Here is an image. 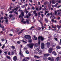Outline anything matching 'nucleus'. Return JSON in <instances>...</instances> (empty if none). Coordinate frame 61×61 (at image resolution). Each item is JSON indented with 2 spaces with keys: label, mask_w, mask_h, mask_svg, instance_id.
<instances>
[{
  "label": "nucleus",
  "mask_w": 61,
  "mask_h": 61,
  "mask_svg": "<svg viewBox=\"0 0 61 61\" xmlns=\"http://www.w3.org/2000/svg\"><path fill=\"white\" fill-rule=\"evenodd\" d=\"M2 50H0V54H2Z\"/></svg>",
  "instance_id": "obj_52"
},
{
  "label": "nucleus",
  "mask_w": 61,
  "mask_h": 61,
  "mask_svg": "<svg viewBox=\"0 0 61 61\" xmlns=\"http://www.w3.org/2000/svg\"><path fill=\"white\" fill-rule=\"evenodd\" d=\"M12 16H13V15L10 14L9 15V17L10 18H11V17H12Z\"/></svg>",
  "instance_id": "obj_32"
},
{
  "label": "nucleus",
  "mask_w": 61,
  "mask_h": 61,
  "mask_svg": "<svg viewBox=\"0 0 61 61\" xmlns=\"http://www.w3.org/2000/svg\"><path fill=\"white\" fill-rule=\"evenodd\" d=\"M46 44L47 46L48 47V48L50 46V43L49 42H47Z\"/></svg>",
  "instance_id": "obj_9"
},
{
  "label": "nucleus",
  "mask_w": 61,
  "mask_h": 61,
  "mask_svg": "<svg viewBox=\"0 0 61 61\" xmlns=\"http://www.w3.org/2000/svg\"><path fill=\"white\" fill-rule=\"evenodd\" d=\"M52 54H54V55H55V56H56V52L55 51H53L52 52Z\"/></svg>",
  "instance_id": "obj_20"
},
{
  "label": "nucleus",
  "mask_w": 61,
  "mask_h": 61,
  "mask_svg": "<svg viewBox=\"0 0 61 61\" xmlns=\"http://www.w3.org/2000/svg\"><path fill=\"white\" fill-rule=\"evenodd\" d=\"M51 21L52 22H53L54 21V19H52L51 20Z\"/></svg>",
  "instance_id": "obj_54"
},
{
  "label": "nucleus",
  "mask_w": 61,
  "mask_h": 61,
  "mask_svg": "<svg viewBox=\"0 0 61 61\" xmlns=\"http://www.w3.org/2000/svg\"><path fill=\"white\" fill-rule=\"evenodd\" d=\"M24 12L23 11H22L21 13V14L22 16H21V15H20L19 16V18H20L21 17V18H23V16H24Z\"/></svg>",
  "instance_id": "obj_3"
},
{
  "label": "nucleus",
  "mask_w": 61,
  "mask_h": 61,
  "mask_svg": "<svg viewBox=\"0 0 61 61\" xmlns=\"http://www.w3.org/2000/svg\"><path fill=\"white\" fill-rule=\"evenodd\" d=\"M1 40H2V42H3L5 40L4 39H1Z\"/></svg>",
  "instance_id": "obj_43"
},
{
  "label": "nucleus",
  "mask_w": 61,
  "mask_h": 61,
  "mask_svg": "<svg viewBox=\"0 0 61 61\" xmlns=\"http://www.w3.org/2000/svg\"><path fill=\"white\" fill-rule=\"evenodd\" d=\"M40 39L41 41H43L44 40V39L43 37H42V36H39L38 37V44L39 45H40V43H41V41H40Z\"/></svg>",
  "instance_id": "obj_1"
},
{
  "label": "nucleus",
  "mask_w": 61,
  "mask_h": 61,
  "mask_svg": "<svg viewBox=\"0 0 61 61\" xmlns=\"http://www.w3.org/2000/svg\"><path fill=\"white\" fill-rule=\"evenodd\" d=\"M28 11H27V10L26 11H25V13H26V14H27V13H28Z\"/></svg>",
  "instance_id": "obj_56"
},
{
  "label": "nucleus",
  "mask_w": 61,
  "mask_h": 61,
  "mask_svg": "<svg viewBox=\"0 0 61 61\" xmlns=\"http://www.w3.org/2000/svg\"><path fill=\"white\" fill-rule=\"evenodd\" d=\"M34 57L35 58H36L37 59H38L39 58L41 57H39L36 55H35L34 56Z\"/></svg>",
  "instance_id": "obj_13"
},
{
  "label": "nucleus",
  "mask_w": 61,
  "mask_h": 61,
  "mask_svg": "<svg viewBox=\"0 0 61 61\" xmlns=\"http://www.w3.org/2000/svg\"><path fill=\"white\" fill-rule=\"evenodd\" d=\"M25 52L27 54H29V51L28 50H26L25 51Z\"/></svg>",
  "instance_id": "obj_27"
},
{
  "label": "nucleus",
  "mask_w": 61,
  "mask_h": 61,
  "mask_svg": "<svg viewBox=\"0 0 61 61\" xmlns=\"http://www.w3.org/2000/svg\"><path fill=\"white\" fill-rule=\"evenodd\" d=\"M27 46H28L30 48H32L33 47V46H34V43L29 44L27 45Z\"/></svg>",
  "instance_id": "obj_2"
},
{
  "label": "nucleus",
  "mask_w": 61,
  "mask_h": 61,
  "mask_svg": "<svg viewBox=\"0 0 61 61\" xmlns=\"http://www.w3.org/2000/svg\"><path fill=\"white\" fill-rule=\"evenodd\" d=\"M50 55H49V54H45L44 55V56H50Z\"/></svg>",
  "instance_id": "obj_15"
},
{
  "label": "nucleus",
  "mask_w": 61,
  "mask_h": 61,
  "mask_svg": "<svg viewBox=\"0 0 61 61\" xmlns=\"http://www.w3.org/2000/svg\"><path fill=\"white\" fill-rule=\"evenodd\" d=\"M1 14L2 15H4V13L2 11L1 12Z\"/></svg>",
  "instance_id": "obj_61"
},
{
  "label": "nucleus",
  "mask_w": 61,
  "mask_h": 61,
  "mask_svg": "<svg viewBox=\"0 0 61 61\" xmlns=\"http://www.w3.org/2000/svg\"><path fill=\"white\" fill-rule=\"evenodd\" d=\"M41 28L40 27H38V28H36V29L37 30H41Z\"/></svg>",
  "instance_id": "obj_21"
},
{
  "label": "nucleus",
  "mask_w": 61,
  "mask_h": 61,
  "mask_svg": "<svg viewBox=\"0 0 61 61\" xmlns=\"http://www.w3.org/2000/svg\"><path fill=\"white\" fill-rule=\"evenodd\" d=\"M11 48L13 49H15V47L14 46H11Z\"/></svg>",
  "instance_id": "obj_26"
},
{
  "label": "nucleus",
  "mask_w": 61,
  "mask_h": 61,
  "mask_svg": "<svg viewBox=\"0 0 61 61\" xmlns=\"http://www.w3.org/2000/svg\"><path fill=\"white\" fill-rule=\"evenodd\" d=\"M33 13L34 14H35L36 13V10H34L33 11Z\"/></svg>",
  "instance_id": "obj_55"
},
{
  "label": "nucleus",
  "mask_w": 61,
  "mask_h": 61,
  "mask_svg": "<svg viewBox=\"0 0 61 61\" xmlns=\"http://www.w3.org/2000/svg\"><path fill=\"white\" fill-rule=\"evenodd\" d=\"M5 47V45H4L2 47V48L3 49H4V48Z\"/></svg>",
  "instance_id": "obj_49"
},
{
  "label": "nucleus",
  "mask_w": 61,
  "mask_h": 61,
  "mask_svg": "<svg viewBox=\"0 0 61 61\" xmlns=\"http://www.w3.org/2000/svg\"><path fill=\"white\" fill-rule=\"evenodd\" d=\"M14 13H15V14H16L17 15H18V13H17V12H16V11H15Z\"/></svg>",
  "instance_id": "obj_51"
},
{
  "label": "nucleus",
  "mask_w": 61,
  "mask_h": 61,
  "mask_svg": "<svg viewBox=\"0 0 61 61\" xmlns=\"http://www.w3.org/2000/svg\"><path fill=\"white\" fill-rule=\"evenodd\" d=\"M39 21L40 23V24H41V25H43V23L41 22V21L40 20H39Z\"/></svg>",
  "instance_id": "obj_30"
},
{
  "label": "nucleus",
  "mask_w": 61,
  "mask_h": 61,
  "mask_svg": "<svg viewBox=\"0 0 61 61\" xmlns=\"http://www.w3.org/2000/svg\"><path fill=\"white\" fill-rule=\"evenodd\" d=\"M24 50H27V48L25 47L24 48Z\"/></svg>",
  "instance_id": "obj_57"
},
{
  "label": "nucleus",
  "mask_w": 61,
  "mask_h": 61,
  "mask_svg": "<svg viewBox=\"0 0 61 61\" xmlns=\"http://www.w3.org/2000/svg\"><path fill=\"white\" fill-rule=\"evenodd\" d=\"M28 36V35H26L24 36V38H26V39H27V37Z\"/></svg>",
  "instance_id": "obj_24"
},
{
  "label": "nucleus",
  "mask_w": 61,
  "mask_h": 61,
  "mask_svg": "<svg viewBox=\"0 0 61 61\" xmlns=\"http://www.w3.org/2000/svg\"><path fill=\"white\" fill-rule=\"evenodd\" d=\"M52 4H55L56 3L55 2H54V0H53L52 1Z\"/></svg>",
  "instance_id": "obj_35"
},
{
  "label": "nucleus",
  "mask_w": 61,
  "mask_h": 61,
  "mask_svg": "<svg viewBox=\"0 0 61 61\" xmlns=\"http://www.w3.org/2000/svg\"><path fill=\"white\" fill-rule=\"evenodd\" d=\"M48 60H51L52 59H51V58L50 57H49L47 58Z\"/></svg>",
  "instance_id": "obj_31"
},
{
  "label": "nucleus",
  "mask_w": 61,
  "mask_h": 61,
  "mask_svg": "<svg viewBox=\"0 0 61 61\" xmlns=\"http://www.w3.org/2000/svg\"><path fill=\"white\" fill-rule=\"evenodd\" d=\"M35 15L34 16H37V13H36L35 14H34Z\"/></svg>",
  "instance_id": "obj_42"
},
{
  "label": "nucleus",
  "mask_w": 61,
  "mask_h": 61,
  "mask_svg": "<svg viewBox=\"0 0 61 61\" xmlns=\"http://www.w3.org/2000/svg\"><path fill=\"white\" fill-rule=\"evenodd\" d=\"M43 10L42 11H41V14H43Z\"/></svg>",
  "instance_id": "obj_62"
},
{
  "label": "nucleus",
  "mask_w": 61,
  "mask_h": 61,
  "mask_svg": "<svg viewBox=\"0 0 61 61\" xmlns=\"http://www.w3.org/2000/svg\"><path fill=\"white\" fill-rule=\"evenodd\" d=\"M59 44L60 45H61V39H60V42L59 43Z\"/></svg>",
  "instance_id": "obj_48"
},
{
  "label": "nucleus",
  "mask_w": 61,
  "mask_h": 61,
  "mask_svg": "<svg viewBox=\"0 0 61 61\" xmlns=\"http://www.w3.org/2000/svg\"><path fill=\"white\" fill-rule=\"evenodd\" d=\"M36 10L37 11H39V8H36Z\"/></svg>",
  "instance_id": "obj_34"
},
{
  "label": "nucleus",
  "mask_w": 61,
  "mask_h": 61,
  "mask_svg": "<svg viewBox=\"0 0 61 61\" xmlns=\"http://www.w3.org/2000/svg\"><path fill=\"white\" fill-rule=\"evenodd\" d=\"M5 21L6 23L7 24H8V20H7V19Z\"/></svg>",
  "instance_id": "obj_41"
},
{
  "label": "nucleus",
  "mask_w": 61,
  "mask_h": 61,
  "mask_svg": "<svg viewBox=\"0 0 61 61\" xmlns=\"http://www.w3.org/2000/svg\"><path fill=\"white\" fill-rule=\"evenodd\" d=\"M12 6H11V5H10V8L9 9H10V10H11V9H12Z\"/></svg>",
  "instance_id": "obj_40"
},
{
  "label": "nucleus",
  "mask_w": 61,
  "mask_h": 61,
  "mask_svg": "<svg viewBox=\"0 0 61 61\" xmlns=\"http://www.w3.org/2000/svg\"><path fill=\"white\" fill-rule=\"evenodd\" d=\"M22 54V51H21V49H20V51L19 53V55H21V54Z\"/></svg>",
  "instance_id": "obj_22"
},
{
  "label": "nucleus",
  "mask_w": 61,
  "mask_h": 61,
  "mask_svg": "<svg viewBox=\"0 0 61 61\" xmlns=\"http://www.w3.org/2000/svg\"><path fill=\"white\" fill-rule=\"evenodd\" d=\"M45 15H46V14L47 13H48V11H45Z\"/></svg>",
  "instance_id": "obj_29"
},
{
  "label": "nucleus",
  "mask_w": 61,
  "mask_h": 61,
  "mask_svg": "<svg viewBox=\"0 0 61 61\" xmlns=\"http://www.w3.org/2000/svg\"><path fill=\"white\" fill-rule=\"evenodd\" d=\"M45 21L46 22V23H47L48 22V20H47V19H45Z\"/></svg>",
  "instance_id": "obj_39"
},
{
  "label": "nucleus",
  "mask_w": 61,
  "mask_h": 61,
  "mask_svg": "<svg viewBox=\"0 0 61 61\" xmlns=\"http://www.w3.org/2000/svg\"><path fill=\"white\" fill-rule=\"evenodd\" d=\"M21 55L20 56V57H24L25 56H24L23 55V54L22 53H21V55Z\"/></svg>",
  "instance_id": "obj_18"
},
{
  "label": "nucleus",
  "mask_w": 61,
  "mask_h": 61,
  "mask_svg": "<svg viewBox=\"0 0 61 61\" xmlns=\"http://www.w3.org/2000/svg\"><path fill=\"white\" fill-rule=\"evenodd\" d=\"M26 22H27V24H29V20H26Z\"/></svg>",
  "instance_id": "obj_44"
},
{
  "label": "nucleus",
  "mask_w": 61,
  "mask_h": 61,
  "mask_svg": "<svg viewBox=\"0 0 61 61\" xmlns=\"http://www.w3.org/2000/svg\"><path fill=\"white\" fill-rule=\"evenodd\" d=\"M0 27H1V28H2V31H5V29H4V28H5L4 26V25H2H2L1 24H0Z\"/></svg>",
  "instance_id": "obj_4"
},
{
  "label": "nucleus",
  "mask_w": 61,
  "mask_h": 61,
  "mask_svg": "<svg viewBox=\"0 0 61 61\" xmlns=\"http://www.w3.org/2000/svg\"><path fill=\"white\" fill-rule=\"evenodd\" d=\"M32 9L33 10H35V7H32Z\"/></svg>",
  "instance_id": "obj_63"
},
{
  "label": "nucleus",
  "mask_w": 61,
  "mask_h": 61,
  "mask_svg": "<svg viewBox=\"0 0 61 61\" xmlns=\"http://www.w3.org/2000/svg\"><path fill=\"white\" fill-rule=\"evenodd\" d=\"M41 47L42 49H44L45 47V44L43 43H42L41 44Z\"/></svg>",
  "instance_id": "obj_5"
},
{
  "label": "nucleus",
  "mask_w": 61,
  "mask_h": 61,
  "mask_svg": "<svg viewBox=\"0 0 61 61\" xmlns=\"http://www.w3.org/2000/svg\"><path fill=\"white\" fill-rule=\"evenodd\" d=\"M18 8V7H17L16 8H15L14 9H12V10L13 11H14V10L16 11H17V9Z\"/></svg>",
  "instance_id": "obj_11"
},
{
  "label": "nucleus",
  "mask_w": 61,
  "mask_h": 61,
  "mask_svg": "<svg viewBox=\"0 0 61 61\" xmlns=\"http://www.w3.org/2000/svg\"><path fill=\"white\" fill-rule=\"evenodd\" d=\"M24 30H25V29L21 30L19 32V33L18 34H21V33H22V32H23V31Z\"/></svg>",
  "instance_id": "obj_14"
},
{
  "label": "nucleus",
  "mask_w": 61,
  "mask_h": 61,
  "mask_svg": "<svg viewBox=\"0 0 61 61\" xmlns=\"http://www.w3.org/2000/svg\"><path fill=\"white\" fill-rule=\"evenodd\" d=\"M44 60H45V61H46L47 60V58H44L43 59Z\"/></svg>",
  "instance_id": "obj_33"
},
{
  "label": "nucleus",
  "mask_w": 61,
  "mask_h": 61,
  "mask_svg": "<svg viewBox=\"0 0 61 61\" xmlns=\"http://www.w3.org/2000/svg\"><path fill=\"white\" fill-rule=\"evenodd\" d=\"M52 49H53V48H50L49 49V52L51 53L52 51Z\"/></svg>",
  "instance_id": "obj_7"
},
{
  "label": "nucleus",
  "mask_w": 61,
  "mask_h": 61,
  "mask_svg": "<svg viewBox=\"0 0 61 61\" xmlns=\"http://www.w3.org/2000/svg\"><path fill=\"white\" fill-rule=\"evenodd\" d=\"M59 59V57H58L56 58V60L57 61H58Z\"/></svg>",
  "instance_id": "obj_23"
},
{
  "label": "nucleus",
  "mask_w": 61,
  "mask_h": 61,
  "mask_svg": "<svg viewBox=\"0 0 61 61\" xmlns=\"http://www.w3.org/2000/svg\"><path fill=\"white\" fill-rule=\"evenodd\" d=\"M23 41L24 43H27V42L26 41H25L23 40Z\"/></svg>",
  "instance_id": "obj_58"
},
{
  "label": "nucleus",
  "mask_w": 61,
  "mask_h": 61,
  "mask_svg": "<svg viewBox=\"0 0 61 61\" xmlns=\"http://www.w3.org/2000/svg\"><path fill=\"white\" fill-rule=\"evenodd\" d=\"M26 60H25V58H24L22 60L23 61H26Z\"/></svg>",
  "instance_id": "obj_53"
},
{
  "label": "nucleus",
  "mask_w": 61,
  "mask_h": 61,
  "mask_svg": "<svg viewBox=\"0 0 61 61\" xmlns=\"http://www.w3.org/2000/svg\"><path fill=\"white\" fill-rule=\"evenodd\" d=\"M20 43H21V42L20 41H18L17 42V43L18 44H20Z\"/></svg>",
  "instance_id": "obj_36"
},
{
  "label": "nucleus",
  "mask_w": 61,
  "mask_h": 61,
  "mask_svg": "<svg viewBox=\"0 0 61 61\" xmlns=\"http://www.w3.org/2000/svg\"><path fill=\"white\" fill-rule=\"evenodd\" d=\"M6 57L8 58V59H10V57L8 56H6Z\"/></svg>",
  "instance_id": "obj_45"
},
{
  "label": "nucleus",
  "mask_w": 61,
  "mask_h": 61,
  "mask_svg": "<svg viewBox=\"0 0 61 61\" xmlns=\"http://www.w3.org/2000/svg\"><path fill=\"white\" fill-rule=\"evenodd\" d=\"M33 37H34L33 39V40H36L37 39V37H36L35 35Z\"/></svg>",
  "instance_id": "obj_12"
},
{
  "label": "nucleus",
  "mask_w": 61,
  "mask_h": 61,
  "mask_svg": "<svg viewBox=\"0 0 61 61\" xmlns=\"http://www.w3.org/2000/svg\"><path fill=\"white\" fill-rule=\"evenodd\" d=\"M28 42L29 43H31V42H32V39L28 41Z\"/></svg>",
  "instance_id": "obj_28"
},
{
  "label": "nucleus",
  "mask_w": 61,
  "mask_h": 61,
  "mask_svg": "<svg viewBox=\"0 0 61 61\" xmlns=\"http://www.w3.org/2000/svg\"><path fill=\"white\" fill-rule=\"evenodd\" d=\"M20 9H21L20 8L19 10H18V11H19V12H21V11H22V10H20Z\"/></svg>",
  "instance_id": "obj_60"
},
{
  "label": "nucleus",
  "mask_w": 61,
  "mask_h": 61,
  "mask_svg": "<svg viewBox=\"0 0 61 61\" xmlns=\"http://www.w3.org/2000/svg\"><path fill=\"white\" fill-rule=\"evenodd\" d=\"M9 13H10V14L11 13H13V11H10L9 12Z\"/></svg>",
  "instance_id": "obj_64"
},
{
  "label": "nucleus",
  "mask_w": 61,
  "mask_h": 61,
  "mask_svg": "<svg viewBox=\"0 0 61 61\" xmlns=\"http://www.w3.org/2000/svg\"><path fill=\"white\" fill-rule=\"evenodd\" d=\"M31 39V37L30 35H28V36L27 38V39L29 40H30Z\"/></svg>",
  "instance_id": "obj_8"
},
{
  "label": "nucleus",
  "mask_w": 61,
  "mask_h": 61,
  "mask_svg": "<svg viewBox=\"0 0 61 61\" xmlns=\"http://www.w3.org/2000/svg\"><path fill=\"white\" fill-rule=\"evenodd\" d=\"M28 15L29 16H31V13L30 12H29V13L28 14Z\"/></svg>",
  "instance_id": "obj_37"
},
{
  "label": "nucleus",
  "mask_w": 61,
  "mask_h": 61,
  "mask_svg": "<svg viewBox=\"0 0 61 61\" xmlns=\"http://www.w3.org/2000/svg\"><path fill=\"white\" fill-rule=\"evenodd\" d=\"M39 53L38 54H39V55H41L42 54V51L41 50H40L38 52Z\"/></svg>",
  "instance_id": "obj_10"
},
{
  "label": "nucleus",
  "mask_w": 61,
  "mask_h": 61,
  "mask_svg": "<svg viewBox=\"0 0 61 61\" xmlns=\"http://www.w3.org/2000/svg\"><path fill=\"white\" fill-rule=\"evenodd\" d=\"M54 39L56 40V41H57V38H54Z\"/></svg>",
  "instance_id": "obj_46"
},
{
  "label": "nucleus",
  "mask_w": 61,
  "mask_h": 61,
  "mask_svg": "<svg viewBox=\"0 0 61 61\" xmlns=\"http://www.w3.org/2000/svg\"><path fill=\"white\" fill-rule=\"evenodd\" d=\"M13 59L15 61H16L17 60V57L16 56H14L13 58Z\"/></svg>",
  "instance_id": "obj_6"
},
{
  "label": "nucleus",
  "mask_w": 61,
  "mask_h": 61,
  "mask_svg": "<svg viewBox=\"0 0 61 61\" xmlns=\"http://www.w3.org/2000/svg\"><path fill=\"white\" fill-rule=\"evenodd\" d=\"M35 27L34 26H32L31 27V28H30V30H31V29L33 28H34Z\"/></svg>",
  "instance_id": "obj_47"
},
{
  "label": "nucleus",
  "mask_w": 61,
  "mask_h": 61,
  "mask_svg": "<svg viewBox=\"0 0 61 61\" xmlns=\"http://www.w3.org/2000/svg\"><path fill=\"white\" fill-rule=\"evenodd\" d=\"M14 51H13L11 53V55H14Z\"/></svg>",
  "instance_id": "obj_38"
},
{
  "label": "nucleus",
  "mask_w": 61,
  "mask_h": 61,
  "mask_svg": "<svg viewBox=\"0 0 61 61\" xmlns=\"http://www.w3.org/2000/svg\"><path fill=\"white\" fill-rule=\"evenodd\" d=\"M38 46V43H36L35 45V46L36 47Z\"/></svg>",
  "instance_id": "obj_19"
},
{
  "label": "nucleus",
  "mask_w": 61,
  "mask_h": 61,
  "mask_svg": "<svg viewBox=\"0 0 61 61\" xmlns=\"http://www.w3.org/2000/svg\"><path fill=\"white\" fill-rule=\"evenodd\" d=\"M10 52H9L8 53V55H11V54H10Z\"/></svg>",
  "instance_id": "obj_50"
},
{
  "label": "nucleus",
  "mask_w": 61,
  "mask_h": 61,
  "mask_svg": "<svg viewBox=\"0 0 61 61\" xmlns=\"http://www.w3.org/2000/svg\"><path fill=\"white\" fill-rule=\"evenodd\" d=\"M50 15V13H48L47 14V15H46V16L47 17H48Z\"/></svg>",
  "instance_id": "obj_25"
},
{
  "label": "nucleus",
  "mask_w": 61,
  "mask_h": 61,
  "mask_svg": "<svg viewBox=\"0 0 61 61\" xmlns=\"http://www.w3.org/2000/svg\"><path fill=\"white\" fill-rule=\"evenodd\" d=\"M57 27L58 28V30H59L60 29V27H61V25L59 26V25H57Z\"/></svg>",
  "instance_id": "obj_17"
},
{
  "label": "nucleus",
  "mask_w": 61,
  "mask_h": 61,
  "mask_svg": "<svg viewBox=\"0 0 61 61\" xmlns=\"http://www.w3.org/2000/svg\"><path fill=\"white\" fill-rule=\"evenodd\" d=\"M56 48L57 49H60V48H61V47H60V46H57L56 47Z\"/></svg>",
  "instance_id": "obj_16"
},
{
  "label": "nucleus",
  "mask_w": 61,
  "mask_h": 61,
  "mask_svg": "<svg viewBox=\"0 0 61 61\" xmlns=\"http://www.w3.org/2000/svg\"><path fill=\"white\" fill-rule=\"evenodd\" d=\"M29 1L31 3H33V1H32V0H29Z\"/></svg>",
  "instance_id": "obj_59"
}]
</instances>
